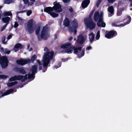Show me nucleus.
I'll use <instances>...</instances> for the list:
<instances>
[{
    "label": "nucleus",
    "mask_w": 132,
    "mask_h": 132,
    "mask_svg": "<svg viewBox=\"0 0 132 132\" xmlns=\"http://www.w3.org/2000/svg\"><path fill=\"white\" fill-rule=\"evenodd\" d=\"M89 38L90 44H92L94 39L95 35L93 33H91L89 34Z\"/></svg>",
    "instance_id": "nucleus-17"
},
{
    "label": "nucleus",
    "mask_w": 132,
    "mask_h": 132,
    "mask_svg": "<svg viewBox=\"0 0 132 132\" xmlns=\"http://www.w3.org/2000/svg\"><path fill=\"white\" fill-rule=\"evenodd\" d=\"M61 63L60 62L58 64V66L59 67H61Z\"/></svg>",
    "instance_id": "nucleus-63"
},
{
    "label": "nucleus",
    "mask_w": 132,
    "mask_h": 132,
    "mask_svg": "<svg viewBox=\"0 0 132 132\" xmlns=\"http://www.w3.org/2000/svg\"><path fill=\"white\" fill-rule=\"evenodd\" d=\"M106 24L105 23L102 22L101 26L102 27H104L105 26Z\"/></svg>",
    "instance_id": "nucleus-50"
},
{
    "label": "nucleus",
    "mask_w": 132,
    "mask_h": 132,
    "mask_svg": "<svg viewBox=\"0 0 132 132\" xmlns=\"http://www.w3.org/2000/svg\"><path fill=\"white\" fill-rule=\"evenodd\" d=\"M103 0H98L96 3V5L97 7H98L100 4L101 3L102 1Z\"/></svg>",
    "instance_id": "nucleus-38"
},
{
    "label": "nucleus",
    "mask_w": 132,
    "mask_h": 132,
    "mask_svg": "<svg viewBox=\"0 0 132 132\" xmlns=\"http://www.w3.org/2000/svg\"><path fill=\"white\" fill-rule=\"evenodd\" d=\"M32 13V11L31 10H29L27 11V15L28 16H29Z\"/></svg>",
    "instance_id": "nucleus-44"
},
{
    "label": "nucleus",
    "mask_w": 132,
    "mask_h": 132,
    "mask_svg": "<svg viewBox=\"0 0 132 132\" xmlns=\"http://www.w3.org/2000/svg\"><path fill=\"white\" fill-rule=\"evenodd\" d=\"M28 75L27 74L25 75L24 76V78L23 79L22 78V80H21V81L22 82H24L27 79Z\"/></svg>",
    "instance_id": "nucleus-37"
},
{
    "label": "nucleus",
    "mask_w": 132,
    "mask_h": 132,
    "mask_svg": "<svg viewBox=\"0 0 132 132\" xmlns=\"http://www.w3.org/2000/svg\"><path fill=\"white\" fill-rule=\"evenodd\" d=\"M100 37V31H98L96 35V40H98L99 39Z\"/></svg>",
    "instance_id": "nucleus-42"
},
{
    "label": "nucleus",
    "mask_w": 132,
    "mask_h": 132,
    "mask_svg": "<svg viewBox=\"0 0 132 132\" xmlns=\"http://www.w3.org/2000/svg\"><path fill=\"white\" fill-rule=\"evenodd\" d=\"M70 59V57H68L67 58L65 59H62V60L64 62H65V61H68L69 59Z\"/></svg>",
    "instance_id": "nucleus-47"
},
{
    "label": "nucleus",
    "mask_w": 132,
    "mask_h": 132,
    "mask_svg": "<svg viewBox=\"0 0 132 132\" xmlns=\"http://www.w3.org/2000/svg\"><path fill=\"white\" fill-rule=\"evenodd\" d=\"M59 67H58V66L57 65H55L54 67V68H55L56 69H57L59 68Z\"/></svg>",
    "instance_id": "nucleus-62"
},
{
    "label": "nucleus",
    "mask_w": 132,
    "mask_h": 132,
    "mask_svg": "<svg viewBox=\"0 0 132 132\" xmlns=\"http://www.w3.org/2000/svg\"><path fill=\"white\" fill-rule=\"evenodd\" d=\"M71 0H63V2L64 3H68Z\"/></svg>",
    "instance_id": "nucleus-51"
},
{
    "label": "nucleus",
    "mask_w": 132,
    "mask_h": 132,
    "mask_svg": "<svg viewBox=\"0 0 132 132\" xmlns=\"http://www.w3.org/2000/svg\"><path fill=\"white\" fill-rule=\"evenodd\" d=\"M31 68L30 69V70L31 72L32 73L34 74L36 73L37 71V67L36 65H32Z\"/></svg>",
    "instance_id": "nucleus-14"
},
{
    "label": "nucleus",
    "mask_w": 132,
    "mask_h": 132,
    "mask_svg": "<svg viewBox=\"0 0 132 132\" xmlns=\"http://www.w3.org/2000/svg\"><path fill=\"white\" fill-rule=\"evenodd\" d=\"M10 19V18L8 16L3 18L2 19V20L4 23H9Z\"/></svg>",
    "instance_id": "nucleus-25"
},
{
    "label": "nucleus",
    "mask_w": 132,
    "mask_h": 132,
    "mask_svg": "<svg viewBox=\"0 0 132 132\" xmlns=\"http://www.w3.org/2000/svg\"><path fill=\"white\" fill-rule=\"evenodd\" d=\"M12 0H5L4 3H5L9 4L12 2Z\"/></svg>",
    "instance_id": "nucleus-40"
},
{
    "label": "nucleus",
    "mask_w": 132,
    "mask_h": 132,
    "mask_svg": "<svg viewBox=\"0 0 132 132\" xmlns=\"http://www.w3.org/2000/svg\"><path fill=\"white\" fill-rule=\"evenodd\" d=\"M16 70L20 74H24L26 73V71L23 68H16Z\"/></svg>",
    "instance_id": "nucleus-16"
},
{
    "label": "nucleus",
    "mask_w": 132,
    "mask_h": 132,
    "mask_svg": "<svg viewBox=\"0 0 132 132\" xmlns=\"http://www.w3.org/2000/svg\"><path fill=\"white\" fill-rule=\"evenodd\" d=\"M4 16H10L12 15V13L11 11L4 12Z\"/></svg>",
    "instance_id": "nucleus-33"
},
{
    "label": "nucleus",
    "mask_w": 132,
    "mask_h": 132,
    "mask_svg": "<svg viewBox=\"0 0 132 132\" xmlns=\"http://www.w3.org/2000/svg\"><path fill=\"white\" fill-rule=\"evenodd\" d=\"M70 21L69 18H65L63 21V25L65 27H68L69 26Z\"/></svg>",
    "instance_id": "nucleus-20"
},
{
    "label": "nucleus",
    "mask_w": 132,
    "mask_h": 132,
    "mask_svg": "<svg viewBox=\"0 0 132 132\" xmlns=\"http://www.w3.org/2000/svg\"><path fill=\"white\" fill-rule=\"evenodd\" d=\"M16 80V78L15 76L11 77L9 79L10 81H12Z\"/></svg>",
    "instance_id": "nucleus-36"
},
{
    "label": "nucleus",
    "mask_w": 132,
    "mask_h": 132,
    "mask_svg": "<svg viewBox=\"0 0 132 132\" xmlns=\"http://www.w3.org/2000/svg\"><path fill=\"white\" fill-rule=\"evenodd\" d=\"M73 53L75 54H77L79 51H80L82 50V47H75L73 46Z\"/></svg>",
    "instance_id": "nucleus-22"
},
{
    "label": "nucleus",
    "mask_w": 132,
    "mask_h": 132,
    "mask_svg": "<svg viewBox=\"0 0 132 132\" xmlns=\"http://www.w3.org/2000/svg\"><path fill=\"white\" fill-rule=\"evenodd\" d=\"M8 62L7 58L6 56H2L0 58V64L2 68H5L8 66Z\"/></svg>",
    "instance_id": "nucleus-4"
},
{
    "label": "nucleus",
    "mask_w": 132,
    "mask_h": 132,
    "mask_svg": "<svg viewBox=\"0 0 132 132\" xmlns=\"http://www.w3.org/2000/svg\"><path fill=\"white\" fill-rule=\"evenodd\" d=\"M54 6L53 7V9L57 13L61 12L62 11V9L59 3H58L57 1H55L53 3Z\"/></svg>",
    "instance_id": "nucleus-7"
},
{
    "label": "nucleus",
    "mask_w": 132,
    "mask_h": 132,
    "mask_svg": "<svg viewBox=\"0 0 132 132\" xmlns=\"http://www.w3.org/2000/svg\"><path fill=\"white\" fill-rule=\"evenodd\" d=\"M7 77V76L4 75H0V79H6Z\"/></svg>",
    "instance_id": "nucleus-39"
},
{
    "label": "nucleus",
    "mask_w": 132,
    "mask_h": 132,
    "mask_svg": "<svg viewBox=\"0 0 132 132\" xmlns=\"http://www.w3.org/2000/svg\"><path fill=\"white\" fill-rule=\"evenodd\" d=\"M72 26L74 28H77L78 27V23L77 20L75 19L72 22Z\"/></svg>",
    "instance_id": "nucleus-24"
},
{
    "label": "nucleus",
    "mask_w": 132,
    "mask_h": 132,
    "mask_svg": "<svg viewBox=\"0 0 132 132\" xmlns=\"http://www.w3.org/2000/svg\"><path fill=\"white\" fill-rule=\"evenodd\" d=\"M73 46H71L65 50V52L67 53H71L73 50Z\"/></svg>",
    "instance_id": "nucleus-21"
},
{
    "label": "nucleus",
    "mask_w": 132,
    "mask_h": 132,
    "mask_svg": "<svg viewBox=\"0 0 132 132\" xmlns=\"http://www.w3.org/2000/svg\"><path fill=\"white\" fill-rule=\"evenodd\" d=\"M48 49L47 47H45L44 48V50L45 51H47V52H48Z\"/></svg>",
    "instance_id": "nucleus-55"
},
{
    "label": "nucleus",
    "mask_w": 132,
    "mask_h": 132,
    "mask_svg": "<svg viewBox=\"0 0 132 132\" xmlns=\"http://www.w3.org/2000/svg\"><path fill=\"white\" fill-rule=\"evenodd\" d=\"M6 28V27H5L4 26L2 28L1 31H3Z\"/></svg>",
    "instance_id": "nucleus-58"
},
{
    "label": "nucleus",
    "mask_w": 132,
    "mask_h": 132,
    "mask_svg": "<svg viewBox=\"0 0 132 132\" xmlns=\"http://www.w3.org/2000/svg\"><path fill=\"white\" fill-rule=\"evenodd\" d=\"M33 20L31 19L28 22L27 27L26 28V31L29 34H32L34 31V29L33 27Z\"/></svg>",
    "instance_id": "nucleus-3"
},
{
    "label": "nucleus",
    "mask_w": 132,
    "mask_h": 132,
    "mask_svg": "<svg viewBox=\"0 0 132 132\" xmlns=\"http://www.w3.org/2000/svg\"><path fill=\"white\" fill-rule=\"evenodd\" d=\"M26 10H22L19 11V12H20V13H23L24 12H26Z\"/></svg>",
    "instance_id": "nucleus-60"
},
{
    "label": "nucleus",
    "mask_w": 132,
    "mask_h": 132,
    "mask_svg": "<svg viewBox=\"0 0 132 132\" xmlns=\"http://www.w3.org/2000/svg\"><path fill=\"white\" fill-rule=\"evenodd\" d=\"M10 51L7 50V49H5L4 51V53L5 54H9L10 53Z\"/></svg>",
    "instance_id": "nucleus-43"
},
{
    "label": "nucleus",
    "mask_w": 132,
    "mask_h": 132,
    "mask_svg": "<svg viewBox=\"0 0 132 132\" xmlns=\"http://www.w3.org/2000/svg\"><path fill=\"white\" fill-rule=\"evenodd\" d=\"M68 27L69 31L71 32H73V30L74 29V27L72 26H69Z\"/></svg>",
    "instance_id": "nucleus-35"
},
{
    "label": "nucleus",
    "mask_w": 132,
    "mask_h": 132,
    "mask_svg": "<svg viewBox=\"0 0 132 132\" xmlns=\"http://www.w3.org/2000/svg\"><path fill=\"white\" fill-rule=\"evenodd\" d=\"M117 35V32L115 30L110 31H106L105 32V37L108 39H111L115 37Z\"/></svg>",
    "instance_id": "nucleus-6"
},
{
    "label": "nucleus",
    "mask_w": 132,
    "mask_h": 132,
    "mask_svg": "<svg viewBox=\"0 0 132 132\" xmlns=\"http://www.w3.org/2000/svg\"><path fill=\"white\" fill-rule=\"evenodd\" d=\"M92 48V47L91 46H87L86 47V50H89L90 49Z\"/></svg>",
    "instance_id": "nucleus-52"
},
{
    "label": "nucleus",
    "mask_w": 132,
    "mask_h": 132,
    "mask_svg": "<svg viewBox=\"0 0 132 132\" xmlns=\"http://www.w3.org/2000/svg\"><path fill=\"white\" fill-rule=\"evenodd\" d=\"M69 11L70 12H72L73 11V9L72 7H71L70 8H69Z\"/></svg>",
    "instance_id": "nucleus-56"
},
{
    "label": "nucleus",
    "mask_w": 132,
    "mask_h": 132,
    "mask_svg": "<svg viewBox=\"0 0 132 132\" xmlns=\"http://www.w3.org/2000/svg\"><path fill=\"white\" fill-rule=\"evenodd\" d=\"M54 39H56L57 38V34H55L54 35Z\"/></svg>",
    "instance_id": "nucleus-59"
},
{
    "label": "nucleus",
    "mask_w": 132,
    "mask_h": 132,
    "mask_svg": "<svg viewBox=\"0 0 132 132\" xmlns=\"http://www.w3.org/2000/svg\"><path fill=\"white\" fill-rule=\"evenodd\" d=\"M24 3L25 4H27L29 3L28 0H23ZM30 1H32V2H35V0H30Z\"/></svg>",
    "instance_id": "nucleus-41"
},
{
    "label": "nucleus",
    "mask_w": 132,
    "mask_h": 132,
    "mask_svg": "<svg viewBox=\"0 0 132 132\" xmlns=\"http://www.w3.org/2000/svg\"><path fill=\"white\" fill-rule=\"evenodd\" d=\"M127 19H128V21L127 22H126L124 24H121L119 26L121 27H123L126 25L129 24L131 22V18L130 16H128L126 18Z\"/></svg>",
    "instance_id": "nucleus-19"
},
{
    "label": "nucleus",
    "mask_w": 132,
    "mask_h": 132,
    "mask_svg": "<svg viewBox=\"0 0 132 132\" xmlns=\"http://www.w3.org/2000/svg\"><path fill=\"white\" fill-rule=\"evenodd\" d=\"M12 36V35L11 34L9 35L7 37V39L8 40L10 39L11 38Z\"/></svg>",
    "instance_id": "nucleus-49"
},
{
    "label": "nucleus",
    "mask_w": 132,
    "mask_h": 132,
    "mask_svg": "<svg viewBox=\"0 0 132 132\" xmlns=\"http://www.w3.org/2000/svg\"><path fill=\"white\" fill-rule=\"evenodd\" d=\"M16 63L19 65L23 66L28 63H30V59H20L16 61Z\"/></svg>",
    "instance_id": "nucleus-8"
},
{
    "label": "nucleus",
    "mask_w": 132,
    "mask_h": 132,
    "mask_svg": "<svg viewBox=\"0 0 132 132\" xmlns=\"http://www.w3.org/2000/svg\"><path fill=\"white\" fill-rule=\"evenodd\" d=\"M74 28V29L73 30V32H74V33L75 34H76V33L77 32V28Z\"/></svg>",
    "instance_id": "nucleus-54"
},
{
    "label": "nucleus",
    "mask_w": 132,
    "mask_h": 132,
    "mask_svg": "<svg viewBox=\"0 0 132 132\" xmlns=\"http://www.w3.org/2000/svg\"><path fill=\"white\" fill-rule=\"evenodd\" d=\"M54 55V53L53 51L44 53L43 60L42 61L43 63V64L41 63L40 61L39 60H37V63L39 65V70H42L43 72H45L47 71L48 67L50 66V61L52 59Z\"/></svg>",
    "instance_id": "nucleus-1"
},
{
    "label": "nucleus",
    "mask_w": 132,
    "mask_h": 132,
    "mask_svg": "<svg viewBox=\"0 0 132 132\" xmlns=\"http://www.w3.org/2000/svg\"><path fill=\"white\" fill-rule=\"evenodd\" d=\"M97 21L98 22L97 23V26L99 27H100L101 26L102 22H103V18H102V17L101 16L99 19Z\"/></svg>",
    "instance_id": "nucleus-26"
},
{
    "label": "nucleus",
    "mask_w": 132,
    "mask_h": 132,
    "mask_svg": "<svg viewBox=\"0 0 132 132\" xmlns=\"http://www.w3.org/2000/svg\"><path fill=\"white\" fill-rule=\"evenodd\" d=\"M37 57V56L35 55H34L32 56L31 57V59L30 60V63L31 62L32 63H34V61L35 60Z\"/></svg>",
    "instance_id": "nucleus-31"
},
{
    "label": "nucleus",
    "mask_w": 132,
    "mask_h": 132,
    "mask_svg": "<svg viewBox=\"0 0 132 132\" xmlns=\"http://www.w3.org/2000/svg\"><path fill=\"white\" fill-rule=\"evenodd\" d=\"M90 3V0H84L81 3V6L82 8H85L87 7Z\"/></svg>",
    "instance_id": "nucleus-13"
},
{
    "label": "nucleus",
    "mask_w": 132,
    "mask_h": 132,
    "mask_svg": "<svg viewBox=\"0 0 132 132\" xmlns=\"http://www.w3.org/2000/svg\"><path fill=\"white\" fill-rule=\"evenodd\" d=\"M84 22L87 27L90 30L94 29L96 26V23L93 20H84Z\"/></svg>",
    "instance_id": "nucleus-5"
},
{
    "label": "nucleus",
    "mask_w": 132,
    "mask_h": 132,
    "mask_svg": "<svg viewBox=\"0 0 132 132\" xmlns=\"http://www.w3.org/2000/svg\"><path fill=\"white\" fill-rule=\"evenodd\" d=\"M101 16L102 17V18H103L102 15L101 14L100 15L98 12H96L94 13V21L96 22H97Z\"/></svg>",
    "instance_id": "nucleus-10"
},
{
    "label": "nucleus",
    "mask_w": 132,
    "mask_h": 132,
    "mask_svg": "<svg viewBox=\"0 0 132 132\" xmlns=\"http://www.w3.org/2000/svg\"><path fill=\"white\" fill-rule=\"evenodd\" d=\"M18 23L17 22H15L14 27L15 28H16L18 27Z\"/></svg>",
    "instance_id": "nucleus-46"
},
{
    "label": "nucleus",
    "mask_w": 132,
    "mask_h": 132,
    "mask_svg": "<svg viewBox=\"0 0 132 132\" xmlns=\"http://www.w3.org/2000/svg\"><path fill=\"white\" fill-rule=\"evenodd\" d=\"M71 45V43H67L65 44H63L61 46V48H67L70 47Z\"/></svg>",
    "instance_id": "nucleus-23"
},
{
    "label": "nucleus",
    "mask_w": 132,
    "mask_h": 132,
    "mask_svg": "<svg viewBox=\"0 0 132 132\" xmlns=\"http://www.w3.org/2000/svg\"><path fill=\"white\" fill-rule=\"evenodd\" d=\"M84 53L85 50H83L81 52H79L77 54L78 57L79 58L81 57L84 55Z\"/></svg>",
    "instance_id": "nucleus-27"
},
{
    "label": "nucleus",
    "mask_w": 132,
    "mask_h": 132,
    "mask_svg": "<svg viewBox=\"0 0 132 132\" xmlns=\"http://www.w3.org/2000/svg\"><path fill=\"white\" fill-rule=\"evenodd\" d=\"M13 86L17 84L18 82L16 81H14L13 82H12Z\"/></svg>",
    "instance_id": "nucleus-57"
},
{
    "label": "nucleus",
    "mask_w": 132,
    "mask_h": 132,
    "mask_svg": "<svg viewBox=\"0 0 132 132\" xmlns=\"http://www.w3.org/2000/svg\"><path fill=\"white\" fill-rule=\"evenodd\" d=\"M122 13V11L120 9H118L117 11V14L118 16H120L121 15Z\"/></svg>",
    "instance_id": "nucleus-34"
},
{
    "label": "nucleus",
    "mask_w": 132,
    "mask_h": 132,
    "mask_svg": "<svg viewBox=\"0 0 132 132\" xmlns=\"http://www.w3.org/2000/svg\"><path fill=\"white\" fill-rule=\"evenodd\" d=\"M108 11L110 13H109L108 16L110 17L114 14V10L113 6H110L108 7Z\"/></svg>",
    "instance_id": "nucleus-11"
},
{
    "label": "nucleus",
    "mask_w": 132,
    "mask_h": 132,
    "mask_svg": "<svg viewBox=\"0 0 132 132\" xmlns=\"http://www.w3.org/2000/svg\"><path fill=\"white\" fill-rule=\"evenodd\" d=\"M40 27V26H38L35 31V34L37 36L39 41H40L42 39H44V40L46 39V38H45V35L47 33L48 30L47 25H46L43 27L40 35L39 32Z\"/></svg>",
    "instance_id": "nucleus-2"
},
{
    "label": "nucleus",
    "mask_w": 132,
    "mask_h": 132,
    "mask_svg": "<svg viewBox=\"0 0 132 132\" xmlns=\"http://www.w3.org/2000/svg\"><path fill=\"white\" fill-rule=\"evenodd\" d=\"M35 74H34L32 73L31 74H29L28 76V78L29 79L31 80H33L35 77Z\"/></svg>",
    "instance_id": "nucleus-28"
},
{
    "label": "nucleus",
    "mask_w": 132,
    "mask_h": 132,
    "mask_svg": "<svg viewBox=\"0 0 132 132\" xmlns=\"http://www.w3.org/2000/svg\"><path fill=\"white\" fill-rule=\"evenodd\" d=\"M7 85L9 87H11L13 86L12 82L8 83L7 84Z\"/></svg>",
    "instance_id": "nucleus-48"
},
{
    "label": "nucleus",
    "mask_w": 132,
    "mask_h": 132,
    "mask_svg": "<svg viewBox=\"0 0 132 132\" xmlns=\"http://www.w3.org/2000/svg\"><path fill=\"white\" fill-rule=\"evenodd\" d=\"M1 50L4 53V51H5V50L4 49V48H1Z\"/></svg>",
    "instance_id": "nucleus-64"
},
{
    "label": "nucleus",
    "mask_w": 132,
    "mask_h": 132,
    "mask_svg": "<svg viewBox=\"0 0 132 132\" xmlns=\"http://www.w3.org/2000/svg\"><path fill=\"white\" fill-rule=\"evenodd\" d=\"M13 91L14 89H11L7 90L3 94V92L2 91H0V97H3L4 96L9 95L13 92Z\"/></svg>",
    "instance_id": "nucleus-12"
},
{
    "label": "nucleus",
    "mask_w": 132,
    "mask_h": 132,
    "mask_svg": "<svg viewBox=\"0 0 132 132\" xmlns=\"http://www.w3.org/2000/svg\"><path fill=\"white\" fill-rule=\"evenodd\" d=\"M16 80H22V78H23V75H18V76L15 75Z\"/></svg>",
    "instance_id": "nucleus-32"
},
{
    "label": "nucleus",
    "mask_w": 132,
    "mask_h": 132,
    "mask_svg": "<svg viewBox=\"0 0 132 132\" xmlns=\"http://www.w3.org/2000/svg\"><path fill=\"white\" fill-rule=\"evenodd\" d=\"M53 10V7H47L44 9V12L48 13L49 14Z\"/></svg>",
    "instance_id": "nucleus-18"
},
{
    "label": "nucleus",
    "mask_w": 132,
    "mask_h": 132,
    "mask_svg": "<svg viewBox=\"0 0 132 132\" xmlns=\"http://www.w3.org/2000/svg\"><path fill=\"white\" fill-rule=\"evenodd\" d=\"M115 0H108V2L109 3H113Z\"/></svg>",
    "instance_id": "nucleus-53"
},
{
    "label": "nucleus",
    "mask_w": 132,
    "mask_h": 132,
    "mask_svg": "<svg viewBox=\"0 0 132 132\" xmlns=\"http://www.w3.org/2000/svg\"><path fill=\"white\" fill-rule=\"evenodd\" d=\"M50 15L53 18H55L58 16H59V14L56 13L54 12H52V11L50 13Z\"/></svg>",
    "instance_id": "nucleus-30"
},
{
    "label": "nucleus",
    "mask_w": 132,
    "mask_h": 132,
    "mask_svg": "<svg viewBox=\"0 0 132 132\" xmlns=\"http://www.w3.org/2000/svg\"><path fill=\"white\" fill-rule=\"evenodd\" d=\"M94 12V10H92L90 13L89 17L88 18H86L84 20H93L92 18V15Z\"/></svg>",
    "instance_id": "nucleus-29"
},
{
    "label": "nucleus",
    "mask_w": 132,
    "mask_h": 132,
    "mask_svg": "<svg viewBox=\"0 0 132 132\" xmlns=\"http://www.w3.org/2000/svg\"><path fill=\"white\" fill-rule=\"evenodd\" d=\"M22 47L23 46L21 44L17 43L14 46V50L16 52L19 50L21 49Z\"/></svg>",
    "instance_id": "nucleus-15"
},
{
    "label": "nucleus",
    "mask_w": 132,
    "mask_h": 132,
    "mask_svg": "<svg viewBox=\"0 0 132 132\" xmlns=\"http://www.w3.org/2000/svg\"><path fill=\"white\" fill-rule=\"evenodd\" d=\"M73 39V38L72 37H70L69 39V40L70 41H71Z\"/></svg>",
    "instance_id": "nucleus-61"
},
{
    "label": "nucleus",
    "mask_w": 132,
    "mask_h": 132,
    "mask_svg": "<svg viewBox=\"0 0 132 132\" xmlns=\"http://www.w3.org/2000/svg\"><path fill=\"white\" fill-rule=\"evenodd\" d=\"M87 37H84L82 34H80L78 36V42L80 44H83L85 41Z\"/></svg>",
    "instance_id": "nucleus-9"
},
{
    "label": "nucleus",
    "mask_w": 132,
    "mask_h": 132,
    "mask_svg": "<svg viewBox=\"0 0 132 132\" xmlns=\"http://www.w3.org/2000/svg\"><path fill=\"white\" fill-rule=\"evenodd\" d=\"M2 43L4 44H5L6 42H5V37H3L2 39Z\"/></svg>",
    "instance_id": "nucleus-45"
}]
</instances>
